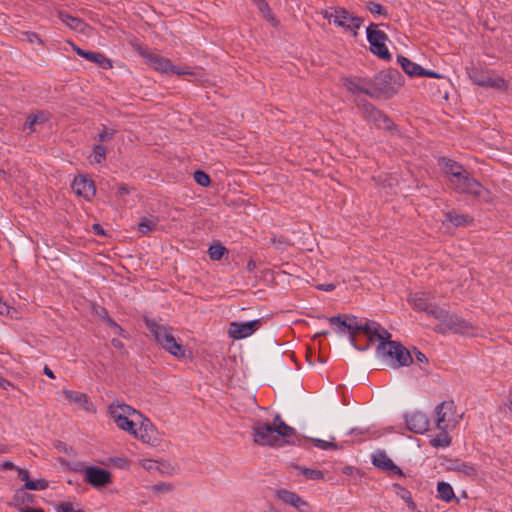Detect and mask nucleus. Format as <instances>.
<instances>
[{"label":"nucleus","mask_w":512,"mask_h":512,"mask_svg":"<svg viewBox=\"0 0 512 512\" xmlns=\"http://www.w3.org/2000/svg\"><path fill=\"white\" fill-rule=\"evenodd\" d=\"M19 512H44L42 508H31L28 506L19 507Z\"/></svg>","instance_id":"obj_60"},{"label":"nucleus","mask_w":512,"mask_h":512,"mask_svg":"<svg viewBox=\"0 0 512 512\" xmlns=\"http://www.w3.org/2000/svg\"><path fill=\"white\" fill-rule=\"evenodd\" d=\"M49 120V115L46 112H38L36 114H30L27 117L25 127H27L30 132H34V126L36 124H43Z\"/></svg>","instance_id":"obj_32"},{"label":"nucleus","mask_w":512,"mask_h":512,"mask_svg":"<svg viewBox=\"0 0 512 512\" xmlns=\"http://www.w3.org/2000/svg\"><path fill=\"white\" fill-rule=\"evenodd\" d=\"M93 231L97 235H105V231L100 224H93Z\"/></svg>","instance_id":"obj_62"},{"label":"nucleus","mask_w":512,"mask_h":512,"mask_svg":"<svg viewBox=\"0 0 512 512\" xmlns=\"http://www.w3.org/2000/svg\"><path fill=\"white\" fill-rule=\"evenodd\" d=\"M228 250L221 244L211 245L208 249V255L211 260L218 261L224 254H227Z\"/></svg>","instance_id":"obj_41"},{"label":"nucleus","mask_w":512,"mask_h":512,"mask_svg":"<svg viewBox=\"0 0 512 512\" xmlns=\"http://www.w3.org/2000/svg\"><path fill=\"white\" fill-rule=\"evenodd\" d=\"M253 439L254 442L262 446H282L283 441L275 435L271 424L257 422L253 426Z\"/></svg>","instance_id":"obj_9"},{"label":"nucleus","mask_w":512,"mask_h":512,"mask_svg":"<svg viewBox=\"0 0 512 512\" xmlns=\"http://www.w3.org/2000/svg\"><path fill=\"white\" fill-rule=\"evenodd\" d=\"M58 17L68 27H70L71 29L78 31V32H84V30L87 26L83 20H81L77 17L71 16L64 11H59Z\"/></svg>","instance_id":"obj_29"},{"label":"nucleus","mask_w":512,"mask_h":512,"mask_svg":"<svg viewBox=\"0 0 512 512\" xmlns=\"http://www.w3.org/2000/svg\"><path fill=\"white\" fill-rule=\"evenodd\" d=\"M335 287H336L335 284L329 283V284H320L317 286V289L330 292V291H333L335 289Z\"/></svg>","instance_id":"obj_59"},{"label":"nucleus","mask_w":512,"mask_h":512,"mask_svg":"<svg viewBox=\"0 0 512 512\" xmlns=\"http://www.w3.org/2000/svg\"><path fill=\"white\" fill-rule=\"evenodd\" d=\"M438 497L445 501L450 502L452 499H456L452 486L446 482H439L437 484Z\"/></svg>","instance_id":"obj_35"},{"label":"nucleus","mask_w":512,"mask_h":512,"mask_svg":"<svg viewBox=\"0 0 512 512\" xmlns=\"http://www.w3.org/2000/svg\"><path fill=\"white\" fill-rule=\"evenodd\" d=\"M397 61L402 67L403 71L410 77H419L422 73V67L417 63L412 62L405 56L398 55Z\"/></svg>","instance_id":"obj_28"},{"label":"nucleus","mask_w":512,"mask_h":512,"mask_svg":"<svg viewBox=\"0 0 512 512\" xmlns=\"http://www.w3.org/2000/svg\"><path fill=\"white\" fill-rule=\"evenodd\" d=\"M436 426L446 431L455 422V404L453 401H443L435 408Z\"/></svg>","instance_id":"obj_12"},{"label":"nucleus","mask_w":512,"mask_h":512,"mask_svg":"<svg viewBox=\"0 0 512 512\" xmlns=\"http://www.w3.org/2000/svg\"><path fill=\"white\" fill-rule=\"evenodd\" d=\"M333 22L339 27L347 31L353 32V35H357V30L363 23V19L358 16H353L345 8H335L333 15Z\"/></svg>","instance_id":"obj_11"},{"label":"nucleus","mask_w":512,"mask_h":512,"mask_svg":"<svg viewBox=\"0 0 512 512\" xmlns=\"http://www.w3.org/2000/svg\"><path fill=\"white\" fill-rule=\"evenodd\" d=\"M377 357L384 361H396L395 366H408L413 362L410 352L399 342L379 343Z\"/></svg>","instance_id":"obj_5"},{"label":"nucleus","mask_w":512,"mask_h":512,"mask_svg":"<svg viewBox=\"0 0 512 512\" xmlns=\"http://www.w3.org/2000/svg\"><path fill=\"white\" fill-rule=\"evenodd\" d=\"M73 50L77 55L85 58L86 60L97 64L99 67L103 69L112 68V61L107 58L103 53L87 51L76 45H73Z\"/></svg>","instance_id":"obj_21"},{"label":"nucleus","mask_w":512,"mask_h":512,"mask_svg":"<svg viewBox=\"0 0 512 512\" xmlns=\"http://www.w3.org/2000/svg\"><path fill=\"white\" fill-rule=\"evenodd\" d=\"M147 64L150 65L156 71H159L161 73H171L177 75L192 74L191 72L182 71L178 69L175 65L171 63L169 59L164 58L155 53L154 55H149V61Z\"/></svg>","instance_id":"obj_16"},{"label":"nucleus","mask_w":512,"mask_h":512,"mask_svg":"<svg viewBox=\"0 0 512 512\" xmlns=\"http://www.w3.org/2000/svg\"><path fill=\"white\" fill-rule=\"evenodd\" d=\"M278 499L283 503L297 508L300 512H306L302 506L308 507V503L304 501L298 494L285 489H280L276 492Z\"/></svg>","instance_id":"obj_23"},{"label":"nucleus","mask_w":512,"mask_h":512,"mask_svg":"<svg viewBox=\"0 0 512 512\" xmlns=\"http://www.w3.org/2000/svg\"><path fill=\"white\" fill-rule=\"evenodd\" d=\"M406 427L416 434H423L428 431L429 419L422 412H414L405 416Z\"/></svg>","instance_id":"obj_20"},{"label":"nucleus","mask_w":512,"mask_h":512,"mask_svg":"<svg viewBox=\"0 0 512 512\" xmlns=\"http://www.w3.org/2000/svg\"><path fill=\"white\" fill-rule=\"evenodd\" d=\"M253 2L265 17H269L271 21L274 20L271 9L265 0H253Z\"/></svg>","instance_id":"obj_47"},{"label":"nucleus","mask_w":512,"mask_h":512,"mask_svg":"<svg viewBox=\"0 0 512 512\" xmlns=\"http://www.w3.org/2000/svg\"><path fill=\"white\" fill-rule=\"evenodd\" d=\"M136 50L138 53L146 60V63L149 61V55H154L153 52H150L149 49L145 46L139 45Z\"/></svg>","instance_id":"obj_53"},{"label":"nucleus","mask_w":512,"mask_h":512,"mask_svg":"<svg viewBox=\"0 0 512 512\" xmlns=\"http://www.w3.org/2000/svg\"><path fill=\"white\" fill-rule=\"evenodd\" d=\"M128 193H129V189H128V187L126 185L122 184V185L119 186L118 191H117V194L119 196H123V195L128 194Z\"/></svg>","instance_id":"obj_63"},{"label":"nucleus","mask_w":512,"mask_h":512,"mask_svg":"<svg viewBox=\"0 0 512 512\" xmlns=\"http://www.w3.org/2000/svg\"><path fill=\"white\" fill-rule=\"evenodd\" d=\"M445 221L452 223L455 227H466L472 224L473 217L451 210L445 213Z\"/></svg>","instance_id":"obj_26"},{"label":"nucleus","mask_w":512,"mask_h":512,"mask_svg":"<svg viewBox=\"0 0 512 512\" xmlns=\"http://www.w3.org/2000/svg\"><path fill=\"white\" fill-rule=\"evenodd\" d=\"M381 123H382V126H379L378 129H384V130H387L390 132L397 131V126L385 113H383V115H382Z\"/></svg>","instance_id":"obj_48"},{"label":"nucleus","mask_w":512,"mask_h":512,"mask_svg":"<svg viewBox=\"0 0 512 512\" xmlns=\"http://www.w3.org/2000/svg\"><path fill=\"white\" fill-rule=\"evenodd\" d=\"M113 135H114V130L104 129L103 131L98 133L96 139L99 142H104V141L110 140L113 137Z\"/></svg>","instance_id":"obj_52"},{"label":"nucleus","mask_w":512,"mask_h":512,"mask_svg":"<svg viewBox=\"0 0 512 512\" xmlns=\"http://www.w3.org/2000/svg\"><path fill=\"white\" fill-rule=\"evenodd\" d=\"M173 485L169 483H159L151 486V490L154 493H168L173 490Z\"/></svg>","instance_id":"obj_49"},{"label":"nucleus","mask_w":512,"mask_h":512,"mask_svg":"<svg viewBox=\"0 0 512 512\" xmlns=\"http://www.w3.org/2000/svg\"><path fill=\"white\" fill-rule=\"evenodd\" d=\"M261 326V319L249 322H231L229 324L228 335L232 339H244L251 336Z\"/></svg>","instance_id":"obj_13"},{"label":"nucleus","mask_w":512,"mask_h":512,"mask_svg":"<svg viewBox=\"0 0 512 512\" xmlns=\"http://www.w3.org/2000/svg\"><path fill=\"white\" fill-rule=\"evenodd\" d=\"M430 444L434 448H446V447L450 446L451 438L446 433V431H443L442 433H440L436 437L432 438L430 440Z\"/></svg>","instance_id":"obj_39"},{"label":"nucleus","mask_w":512,"mask_h":512,"mask_svg":"<svg viewBox=\"0 0 512 512\" xmlns=\"http://www.w3.org/2000/svg\"><path fill=\"white\" fill-rule=\"evenodd\" d=\"M17 471H18V476L22 481H24L25 483H27V481H31L29 478V472L27 470L22 469V468H17Z\"/></svg>","instance_id":"obj_56"},{"label":"nucleus","mask_w":512,"mask_h":512,"mask_svg":"<svg viewBox=\"0 0 512 512\" xmlns=\"http://www.w3.org/2000/svg\"><path fill=\"white\" fill-rule=\"evenodd\" d=\"M147 329L154 336L156 342L167 352L177 358L185 357L184 347L177 342L172 334V328L166 325H162L157 321L148 317L144 318Z\"/></svg>","instance_id":"obj_2"},{"label":"nucleus","mask_w":512,"mask_h":512,"mask_svg":"<svg viewBox=\"0 0 512 512\" xmlns=\"http://www.w3.org/2000/svg\"><path fill=\"white\" fill-rule=\"evenodd\" d=\"M103 313L105 314V321L106 323L115 330L116 333L118 334H121V332L123 331L121 326L118 325L111 317L108 316V312L106 309H103Z\"/></svg>","instance_id":"obj_50"},{"label":"nucleus","mask_w":512,"mask_h":512,"mask_svg":"<svg viewBox=\"0 0 512 512\" xmlns=\"http://www.w3.org/2000/svg\"><path fill=\"white\" fill-rule=\"evenodd\" d=\"M157 223V217H144L138 224V230L144 235L148 234L155 229Z\"/></svg>","instance_id":"obj_38"},{"label":"nucleus","mask_w":512,"mask_h":512,"mask_svg":"<svg viewBox=\"0 0 512 512\" xmlns=\"http://www.w3.org/2000/svg\"><path fill=\"white\" fill-rule=\"evenodd\" d=\"M273 427V430L275 432V435H277L279 438L282 437L285 439L283 443H290L288 438L291 436H294L296 434V430L287 425L281 418L279 414H277L273 419V424H271Z\"/></svg>","instance_id":"obj_24"},{"label":"nucleus","mask_w":512,"mask_h":512,"mask_svg":"<svg viewBox=\"0 0 512 512\" xmlns=\"http://www.w3.org/2000/svg\"><path fill=\"white\" fill-rule=\"evenodd\" d=\"M449 182L459 194H468L475 198H481L484 201L491 199L490 192L473 178L466 169L456 177L449 178Z\"/></svg>","instance_id":"obj_4"},{"label":"nucleus","mask_w":512,"mask_h":512,"mask_svg":"<svg viewBox=\"0 0 512 512\" xmlns=\"http://www.w3.org/2000/svg\"><path fill=\"white\" fill-rule=\"evenodd\" d=\"M420 76H425V77H429V78H440V74L435 72V71H432V70H426L424 68H422V73L420 74Z\"/></svg>","instance_id":"obj_55"},{"label":"nucleus","mask_w":512,"mask_h":512,"mask_svg":"<svg viewBox=\"0 0 512 512\" xmlns=\"http://www.w3.org/2000/svg\"><path fill=\"white\" fill-rule=\"evenodd\" d=\"M92 157L93 162L101 163L106 158V148L102 145H94Z\"/></svg>","instance_id":"obj_46"},{"label":"nucleus","mask_w":512,"mask_h":512,"mask_svg":"<svg viewBox=\"0 0 512 512\" xmlns=\"http://www.w3.org/2000/svg\"><path fill=\"white\" fill-rule=\"evenodd\" d=\"M135 437L140 439L143 443L152 445L157 441L156 430L148 419H145V421L141 423L139 431H137V436Z\"/></svg>","instance_id":"obj_25"},{"label":"nucleus","mask_w":512,"mask_h":512,"mask_svg":"<svg viewBox=\"0 0 512 512\" xmlns=\"http://www.w3.org/2000/svg\"><path fill=\"white\" fill-rule=\"evenodd\" d=\"M346 89L352 94L363 93L370 98L375 99L376 94L374 92V77H347L343 82Z\"/></svg>","instance_id":"obj_10"},{"label":"nucleus","mask_w":512,"mask_h":512,"mask_svg":"<svg viewBox=\"0 0 512 512\" xmlns=\"http://www.w3.org/2000/svg\"><path fill=\"white\" fill-rule=\"evenodd\" d=\"M469 77L473 83L483 87L502 88L505 83L503 78H492L489 72L477 67H472L469 70Z\"/></svg>","instance_id":"obj_14"},{"label":"nucleus","mask_w":512,"mask_h":512,"mask_svg":"<svg viewBox=\"0 0 512 512\" xmlns=\"http://www.w3.org/2000/svg\"><path fill=\"white\" fill-rule=\"evenodd\" d=\"M372 463L375 467L387 471L390 476L392 475H398L400 477H404L405 474L401 470L400 467H398L393 460L387 456V454L384 451H379L375 455H373Z\"/></svg>","instance_id":"obj_18"},{"label":"nucleus","mask_w":512,"mask_h":512,"mask_svg":"<svg viewBox=\"0 0 512 512\" xmlns=\"http://www.w3.org/2000/svg\"><path fill=\"white\" fill-rule=\"evenodd\" d=\"M0 388L9 390L10 388H13V384L9 380L0 376Z\"/></svg>","instance_id":"obj_57"},{"label":"nucleus","mask_w":512,"mask_h":512,"mask_svg":"<svg viewBox=\"0 0 512 512\" xmlns=\"http://www.w3.org/2000/svg\"><path fill=\"white\" fill-rule=\"evenodd\" d=\"M194 180L198 185L202 187H207L211 183L209 175L201 170H197L194 172Z\"/></svg>","instance_id":"obj_43"},{"label":"nucleus","mask_w":512,"mask_h":512,"mask_svg":"<svg viewBox=\"0 0 512 512\" xmlns=\"http://www.w3.org/2000/svg\"><path fill=\"white\" fill-rule=\"evenodd\" d=\"M109 413L112 418H115L116 415H121L125 417H129L131 414L138 413L133 407L127 404H111L109 406Z\"/></svg>","instance_id":"obj_31"},{"label":"nucleus","mask_w":512,"mask_h":512,"mask_svg":"<svg viewBox=\"0 0 512 512\" xmlns=\"http://www.w3.org/2000/svg\"><path fill=\"white\" fill-rule=\"evenodd\" d=\"M393 488L395 489L396 495L406 502L409 509L414 510L416 508V503L413 501L412 495L408 489L398 483H394Z\"/></svg>","instance_id":"obj_33"},{"label":"nucleus","mask_w":512,"mask_h":512,"mask_svg":"<svg viewBox=\"0 0 512 512\" xmlns=\"http://www.w3.org/2000/svg\"><path fill=\"white\" fill-rule=\"evenodd\" d=\"M72 189L77 195L82 196L86 200H91L96 193L94 181L83 175L75 177Z\"/></svg>","instance_id":"obj_19"},{"label":"nucleus","mask_w":512,"mask_h":512,"mask_svg":"<svg viewBox=\"0 0 512 512\" xmlns=\"http://www.w3.org/2000/svg\"><path fill=\"white\" fill-rule=\"evenodd\" d=\"M310 440L313 442V444L317 448H320L322 450H329V449L337 450L338 449V445L332 441H326V440H322V439H318V438H311Z\"/></svg>","instance_id":"obj_44"},{"label":"nucleus","mask_w":512,"mask_h":512,"mask_svg":"<svg viewBox=\"0 0 512 512\" xmlns=\"http://www.w3.org/2000/svg\"><path fill=\"white\" fill-rule=\"evenodd\" d=\"M28 40H29L30 42H35V41H36V42H38V43H41V39H40V38H39V36H38L36 33H34V32H31V33H29V34H28Z\"/></svg>","instance_id":"obj_64"},{"label":"nucleus","mask_w":512,"mask_h":512,"mask_svg":"<svg viewBox=\"0 0 512 512\" xmlns=\"http://www.w3.org/2000/svg\"><path fill=\"white\" fill-rule=\"evenodd\" d=\"M63 393L68 401L77 403L81 405L85 410L90 411L92 403L90 402L87 394L73 390H64Z\"/></svg>","instance_id":"obj_27"},{"label":"nucleus","mask_w":512,"mask_h":512,"mask_svg":"<svg viewBox=\"0 0 512 512\" xmlns=\"http://www.w3.org/2000/svg\"><path fill=\"white\" fill-rule=\"evenodd\" d=\"M408 302L413 307L414 310L424 311L428 315H431L433 317H434L433 312L435 310L442 309V308H439V307L433 305L430 302V295L428 293H424V292L410 294V296L408 298Z\"/></svg>","instance_id":"obj_15"},{"label":"nucleus","mask_w":512,"mask_h":512,"mask_svg":"<svg viewBox=\"0 0 512 512\" xmlns=\"http://www.w3.org/2000/svg\"><path fill=\"white\" fill-rule=\"evenodd\" d=\"M367 40L370 44V50L373 54L384 60H391V54L385 44L388 40L387 34L377 29L376 24H371L367 30Z\"/></svg>","instance_id":"obj_7"},{"label":"nucleus","mask_w":512,"mask_h":512,"mask_svg":"<svg viewBox=\"0 0 512 512\" xmlns=\"http://www.w3.org/2000/svg\"><path fill=\"white\" fill-rule=\"evenodd\" d=\"M57 512H84L83 510H75L74 506L70 502H63L57 506Z\"/></svg>","instance_id":"obj_51"},{"label":"nucleus","mask_w":512,"mask_h":512,"mask_svg":"<svg viewBox=\"0 0 512 512\" xmlns=\"http://www.w3.org/2000/svg\"><path fill=\"white\" fill-rule=\"evenodd\" d=\"M415 357H416V360L418 362H421V363H427L428 362V359L426 357V355L420 351H416L415 353Z\"/></svg>","instance_id":"obj_61"},{"label":"nucleus","mask_w":512,"mask_h":512,"mask_svg":"<svg viewBox=\"0 0 512 512\" xmlns=\"http://www.w3.org/2000/svg\"><path fill=\"white\" fill-rule=\"evenodd\" d=\"M357 106L363 111L364 118L367 121L373 122L377 128L382 126L381 120L384 112L377 109L372 103L365 99L360 100Z\"/></svg>","instance_id":"obj_22"},{"label":"nucleus","mask_w":512,"mask_h":512,"mask_svg":"<svg viewBox=\"0 0 512 512\" xmlns=\"http://www.w3.org/2000/svg\"><path fill=\"white\" fill-rule=\"evenodd\" d=\"M366 7H367V10L372 14L382 15L384 17L388 16L387 9L380 3L369 1V2H367Z\"/></svg>","instance_id":"obj_42"},{"label":"nucleus","mask_w":512,"mask_h":512,"mask_svg":"<svg viewBox=\"0 0 512 512\" xmlns=\"http://www.w3.org/2000/svg\"><path fill=\"white\" fill-rule=\"evenodd\" d=\"M328 320L330 324L335 327V331L338 334H349L350 343L355 349L359 351H365L368 349V344L362 345L358 340V335L363 333L364 330H367L365 322L359 323L357 321V317L352 314H339L330 317Z\"/></svg>","instance_id":"obj_1"},{"label":"nucleus","mask_w":512,"mask_h":512,"mask_svg":"<svg viewBox=\"0 0 512 512\" xmlns=\"http://www.w3.org/2000/svg\"><path fill=\"white\" fill-rule=\"evenodd\" d=\"M18 467L15 466V464L11 461H4L2 464H1V469L2 470H17Z\"/></svg>","instance_id":"obj_58"},{"label":"nucleus","mask_w":512,"mask_h":512,"mask_svg":"<svg viewBox=\"0 0 512 512\" xmlns=\"http://www.w3.org/2000/svg\"><path fill=\"white\" fill-rule=\"evenodd\" d=\"M440 162L443 164V170L448 178H454L465 170L460 163L448 158H442Z\"/></svg>","instance_id":"obj_30"},{"label":"nucleus","mask_w":512,"mask_h":512,"mask_svg":"<svg viewBox=\"0 0 512 512\" xmlns=\"http://www.w3.org/2000/svg\"><path fill=\"white\" fill-rule=\"evenodd\" d=\"M34 498H35L34 495H32L24 490H19L16 492L13 499L15 501V507L19 510V507L27 506V504L33 503Z\"/></svg>","instance_id":"obj_37"},{"label":"nucleus","mask_w":512,"mask_h":512,"mask_svg":"<svg viewBox=\"0 0 512 512\" xmlns=\"http://www.w3.org/2000/svg\"><path fill=\"white\" fill-rule=\"evenodd\" d=\"M365 324L367 325V330H364L363 334L367 337L365 344H368V347L375 339L379 340L380 343L393 342L391 340V333L384 328H380L377 322L366 320Z\"/></svg>","instance_id":"obj_17"},{"label":"nucleus","mask_w":512,"mask_h":512,"mask_svg":"<svg viewBox=\"0 0 512 512\" xmlns=\"http://www.w3.org/2000/svg\"><path fill=\"white\" fill-rule=\"evenodd\" d=\"M403 83V76L397 69L380 71L374 76L375 99L392 97L398 92Z\"/></svg>","instance_id":"obj_3"},{"label":"nucleus","mask_w":512,"mask_h":512,"mask_svg":"<svg viewBox=\"0 0 512 512\" xmlns=\"http://www.w3.org/2000/svg\"><path fill=\"white\" fill-rule=\"evenodd\" d=\"M434 318L439 320L450 331L461 334L463 336H476L477 329L469 321L459 317L456 314H451L445 309L435 310Z\"/></svg>","instance_id":"obj_6"},{"label":"nucleus","mask_w":512,"mask_h":512,"mask_svg":"<svg viewBox=\"0 0 512 512\" xmlns=\"http://www.w3.org/2000/svg\"><path fill=\"white\" fill-rule=\"evenodd\" d=\"M450 469L460 472V473L464 474L465 476H469V477H475L477 475V471L473 465L466 463V462H461L458 460L454 461V463L452 464V467Z\"/></svg>","instance_id":"obj_36"},{"label":"nucleus","mask_w":512,"mask_h":512,"mask_svg":"<svg viewBox=\"0 0 512 512\" xmlns=\"http://www.w3.org/2000/svg\"><path fill=\"white\" fill-rule=\"evenodd\" d=\"M10 309H11L10 306L7 305V303L4 302L2 300V298L0 297V315H4V316L9 315Z\"/></svg>","instance_id":"obj_54"},{"label":"nucleus","mask_w":512,"mask_h":512,"mask_svg":"<svg viewBox=\"0 0 512 512\" xmlns=\"http://www.w3.org/2000/svg\"><path fill=\"white\" fill-rule=\"evenodd\" d=\"M296 469L300 471V473L306 478L310 480H321L324 478V473L321 470L295 466Z\"/></svg>","instance_id":"obj_40"},{"label":"nucleus","mask_w":512,"mask_h":512,"mask_svg":"<svg viewBox=\"0 0 512 512\" xmlns=\"http://www.w3.org/2000/svg\"><path fill=\"white\" fill-rule=\"evenodd\" d=\"M24 487L27 490H44L48 487V483L44 479L31 480L24 483Z\"/></svg>","instance_id":"obj_45"},{"label":"nucleus","mask_w":512,"mask_h":512,"mask_svg":"<svg viewBox=\"0 0 512 512\" xmlns=\"http://www.w3.org/2000/svg\"><path fill=\"white\" fill-rule=\"evenodd\" d=\"M113 420L120 429H122L134 436H137V430L135 429V423L133 421L129 420L128 417L116 415V417L113 418Z\"/></svg>","instance_id":"obj_34"},{"label":"nucleus","mask_w":512,"mask_h":512,"mask_svg":"<svg viewBox=\"0 0 512 512\" xmlns=\"http://www.w3.org/2000/svg\"><path fill=\"white\" fill-rule=\"evenodd\" d=\"M80 471L84 475V481L92 487L99 489L112 483L110 471L98 466H86Z\"/></svg>","instance_id":"obj_8"}]
</instances>
